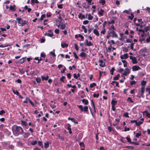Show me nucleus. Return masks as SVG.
Returning <instances> with one entry per match:
<instances>
[{
  "label": "nucleus",
  "mask_w": 150,
  "mask_h": 150,
  "mask_svg": "<svg viewBox=\"0 0 150 150\" xmlns=\"http://www.w3.org/2000/svg\"><path fill=\"white\" fill-rule=\"evenodd\" d=\"M15 127L14 130L12 129L13 135L16 136H18L21 134H23L24 133L23 129L21 127L14 125Z\"/></svg>",
  "instance_id": "f257e3e1"
},
{
  "label": "nucleus",
  "mask_w": 150,
  "mask_h": 150,
  "mask_svg": "<svg viewBox=\"0 0 150 150\" xmlns=\"http://www.w3.org/2000/svg\"><path fill=\"white\" fill-rule=\"evenodd\" d=\"M18 25L20 26H23L27 24V22L26 21L22 20L20 17H18L16 18Z\"/></svg>",
  "instance_id": "f03ea898"
},
{
  "label": "nucleus",
  "mask_w": 150,
  "mask_h": 150,
  "mask_svg": "<svg viewBox=\"0 0 150 150\" xmlns=\"http://www.w3.org/2000/svg\"><path fill=\"white\" fill-rule=\"evenodd\" d=\"M77 107L81 110V112L84 111L86 112H88V108L87 106H85L83 108L82 105H77Z\"/></svg>",
  "instance_id": "7ed1b4c3"
},
{
  "label": "nucleus",
  "mask_w": 150,
  "mask_h": 150,
  "mask_svg": "<svg viewBox=\"0 0 150 150\" xmlns=\"http://www.w3.org/2000/svg\"><path fill=\"white\" fill-rule=\"evenodd\" d=\"M48 33H46L44 34V36H47L51 37L53 36V33L51 30H48Z\"/></svg>",
  "instance_id": "20e7f679"
},
{
  "label": "nucleus",
  "mask_w": 150,
  "mask_h": 150,
  "mask_svg": "<svg viewBox=\"0 0 150 150\" xmlns=\"http://www.w3.org/2000/svg\"><path fill=\"white\" fill-rule=\"evenodd\" d=\"M130 59L132 60V62L133 64H136L138 62L137 61V59L135 57L130 56L129 57Z\"/></svg>",
  "instance_id": "39448f33"
},
{
  "label": "nucleus",
  "mask_w": 150,
  "mask_h": 150,
  "mask_svg": "<svg viewBox=\"0 0 150 150\" xmlns=\"http://www.w3.org/2000/svg\"><path fill=\"white\" fill-rule=\"evenodd\" d=\"M110 35L112 37H117V35L113 30H111L109 33Z\"/></svg>",
  "instance_id": "423d86ee"
},
{
  "label": "nucleus",
  "mask_w": 150,
  "mask_h": 150,
  "mask_svg": "<svg viewBox=\"0 0 150 150\" xmlns=\"http://www.w3.org/2000/svg\"><path fill=\"white\" fill-rule=\"evenodd\" d=\"M147 50L146 47H145L141 49L140 50V52L142 56H145V53L146 52Z\"/></svg>",
  "instance_id": "0eeeda50"
},
{
  "label": "nucleus",
  "mask_w": 150,
  "mask_h": 150,
  "mask_svg": "<svg viewBox=\"0 0 150 150\" xmlns=\"http://www.w3.org/2000/svg\"><path fill=\"white\" fill-rule=\"evenodd\" d=\"M141 69V68L138 66L134 65L132 67V70L133 71H137Z\"/></svg>",
  "instance_id": "6e6552de"
},
{
  "label": "nucleus",
  "mask_w": 150,
  "mask_h": 150,
  "mask_svg": "<svg viewBox=\"0 0 150 150\" xmlns=\"http://www.w3.org/2000/svg\"><path fill=\"white\" fill-rule=\"evenodd\" d=\"M128 57V54L127 53L124 54L123 55H121L120 56V58L122 59H127Z\"/></svg>",
  "instance_id": "1a4fd4ad"
},
{
  "label": "nucleus",
  "mask_w": 150,
  "mask_h": 150,
  "mask_svg": "<svg viewBox=\"0 0 150 150\" xmlns=\"http://www.w3.org/2000/svg\"><path fill=\"white\" fill-rule=\"evenodd\" d=\"M99 62L100 63V66L101 67H103L105 66V63H104L102 60H100Z\"/></svg>",
  "instance_id": "9d476101"
},
{
  "label": "nucleus",
  "mask_w": 150,
  "mask_h": 150,
  "mask_svg": "<svg viewBox=\"0 0 150 150\" xmlns=\"http://www.w3.org/2000/svg\"><path fill=\"white\" fill-rule=\"evenodd\" d=\"M143 30L144 31V33H145V32L147 33L148 30H150V25L145 27L144 28Z\"/></svg>",
  "instance_id": "9b49d317"
},
{
  "label": "nucleus",
  "mask_w": 150,
  "mask_h": 150,
  "mask_svg": "<svg viewBox=\"0 0 150 150\" xmlns=\"http://www.w3.org/2000/svg\"><path fill=\"white\" fill-rule=\"evenodd\" d=\"M68 126L67 127V129L69 130V132L70 134H71L72 133V132L71 131V125L69 124H68Z\"/></svg>",
  "instance_id": "f8f14e48"
},
{
  "label": "nucleus",
  "mask_w": 150,
  "mask_h": 150,
  "mask_svg": "<svg viewBox=\"0 0 150 150\" xmlns=\"http://www.w3.org/2000/svg\"><path fill=\"white\" fill-rule=\"evenodd\" d=\"M125 71L123 74V75L126 76L128 74H129V70L128 68H125Z\"/></svg>",
  "instance_id": "ddd939ff"
},
{
  "label": "nucleus",
  "mask_w": 150,
  "mask_h": 150,
  "mask_svg": "<svg viewBox=\"0 0 150 150\" xmlns=\"http://www.w3.org/2000/svg\"><path fill=\"white\" fill-rule=\"evenodd\" d=\"M26 57H24L22 58L19 60V63L20 64H22L26 60Z\"/></svg>",
  "instance_id": "4468645a"
},
{
  "label": "nucleus",
  "mask_w": 150,
  "mask_h": 150,
  "mask_svg": "<svg viewBox=\"0 0 150 150\" xmlns=\"http://www.w3.org/2000/svg\"><path fill=\"white\" fill-rule=\"evenodd\" d=\"M104 13V10L101 8L98 12V14L101 16H103Z\"/></svg>",
  "instance_id": "2eb2a0df"
},
{
  "label": "nucleus",
  "mask_w": 150,
  "mask_h": 150,
  "mask_svg": "<svg viewBox=\"0 0 150 150\" xmlns=\"http://www.w3.org/2000/svg\"><path fill=\"white\" fill-rule=\"evenodd\" d=\"M93 32L94 33L96 36H99V32L98 31V30L96 29H94Z\"/></svg>",
  "instance_id": "dca6fc26"
},
{
  "label": "nucleus",
  "mask_w": 150,
  "mask_h": 150,
  "mask_svg": "<svg viewBox=\"0 0 150 150\" xmlns=\"http://www.w3.org/2000/svg\"><path fill=\"white\" fill-rule=\"evenodd\" d=\"M50 143V142L49 141L44 143V147L45 149L49 147Z\"/></svg>",
  "instance_id": "f3484780"
},
{
  "label": "nucleus",
  "mask_w": 150,
  "mask_h": 150,
  "mask_svg": "<svg viewBox=\"0 0 150 150\" xmlns=\"http://www.w3.org/2000/svg\"><path fill=\"white\" fill-rule=\"evenodd\" d=\"M21 124L22 125L26 126L28 125V124L25 121L23 120L21 121Z\"/></svg>",
  "instance_id": "a211bd4d"
},
{
  "label": "nucleus",
  "mask_w": 150,
  "mask_h": 150,
  "mask_svg": "<svg viewBox=\"0 0 150 150\" xmlns=\"http://www.w3.org/2000/svg\"><path fill=\"white\" fill-rule=\"evenodd\" d=\"M41 78L42 80V81H44V80H47L49 78V76L48 75H47L46 77H45L43 76H41Z\"/></svg>",
  "instance_id": "6ab92c4d"
},
{
  "label": "nucleus",
  "mask_w": 150,
  "mask_h": 150,
  "mask_svg": "<svg viewBox=\"0 0 150 150\" xmlns=\"http://www.w3.org/2000/svg\"><path fill=\"white\" fill-rule=\"evenodd\" d=\"M117 100H114L113 99L111 102V105L115 106V104L117 103Z\"/></svg>",
  "instance_id": "aec40b11"
},
{
  "label": "nucleus",
  "mask_w": 150,
  "mask_h": 150,
  "mask_svg": "<svg viewBox=\"0 0 150 150\" xmlns=\"http://www.w3.org/2000/svg\"><path fill=\"white\" fill-rule=\"evenodd\" d=\"M78 17L79 18H85V16L84 15H83L81 13H80L78 15Z\"/></svg>",
  "instance_id": "412c9836"
},
{
  "label": "nucleus",
  "mask_w": 150,
  "mask_h": 150,
  "mask_svg": "<svg viewBox=\"0 0 150 150\" xmlns=\"http://www.w3.org/2000/svg\"><path fill=\"white\" fill-rule=\"evenodd\" d=\"M82 101V102L84 103L85 105H87L88 103V102L87 100L85 99H83Z\"/></svg>",
  "instance_id": "4be33fe9"
},
{
  "label": "nucleus",
  "mask_w": 150,
  "mask_h": 150,
  "mask_svg": "<svg viewBox=\"0 0 150 150\" xmlns=\"http://www.w3.org/2000/svg\"><path fill=\"white\" fill-rule=\"evenodd\" d=\"M143 113H146V117H148V118H150V113H149L148 111L147 110H146L144 111L143 112Z\"/></svg>",
  "instance_id": "5701e85b"
},
{
  "label": "nucleus",
  "mask_w": 150,
  "mask_h": 150,
  "mask_svg": "<svg viewBox=\"0 0 150 150\" xmlns=\"http://www.w3.org/2000/svg\"><path fill=\"white\" fill-rule=\"evenodd\" d=\"M145 89V87L144 86H142L141 88V95H142L143 94L145 91L144 90Z\"/></svg>",
  "instance_id": "b1692460"
},
{
  "label": "nucleus",
  "mask_w": 150,
  "mask_h": 150,
  "mask_svg": "<svg viewBox=\"0 0 150 150\" xmlns=\"http://www.w3.org/2000/svg\"><path fill=\"white\" fill-rule=\"evenodd\" d=\"M23 134H24V135H23V136L24 137H28L29 136V135H30V133L28 132H24Z\"/></svg>",
  "instance_id": "393cba45"
},
{
  "label": "nucleus",
  "mask_w": 150,
  "mask_h": 150,
  "mask_svg": "<svg viewBox=\"0 0 150 150\" xmlns=\"http://www.w3.org/2000/svg\"><path fill=\"white\" fill-rule=\"evenodd\" d=\"M61 47L63 48H64L65 47H67L68 46V45L67 43H65L64 44L61 43Z\"/></svg>",
  "instance_id": "a878e982"
},
{
  "label": "nucleus",
  "mask_w": 150,
  "mask_h": 150,
  "mask_svg": "<svg viewBox=\"0 0 150 150\" xmlns=\"http://www.w3.org/2000/svg\"><path fill=\"white\" fill-rule=\"evenodd\" d=\"M19 71L21 74H22L24 73L25 71L23 68H19Z\"/></svg>",
  "instance_id": "bb28decb"
},
{
  "label": "nucleus",
  "mask_w": 150,
  "mask_h": 150,
  "mask_svg": "<svg viewBox=\"0 0 150 150\" xmlns=\"http://www.w3.org/2000/svg\"><path fill=\"white\" fill-rule=\"evenodd\" d=\"M74 77V78L76 79H77L80 76V74L79 73H78L77 75H76L75 74H73Z\"/></svg>",
  "instance_id": "cd10ccee"
},
{
  "label": "nucleus",
  "mask_w": 150,
  "mask_h": 150,
  "mask_svg": "<svg viewBox=\"0 0 150 150\" xmlns=\"http://www.w3.org/2000/svg\"><path fill=\"white\" fill-rule=\"evenodd\" d=\"M86 54L84 52H82L80 54V56L81 57H85L86 56Z\"/></svg>",
  "instance_id": "c85d7f7f"
},
{
  "label": "nucleus",
  "mask_w": 150,
  "mask_h": 150,
  "mask_svg": "<svg viewBox=\"0 0 150 150\" xmlns=\"http://www.w3.org/2000/svg\"><path fill=\"white\" fill-rule=\"evenodd\" d=\"M99 3L102 5H104L105 3V0H99Z\"/></svg>",
  "instance_id": "c756f323"
},
{
  "label": "nucleus",
  "mask_w": 150,
  "mask_h": 150,
  "mask_svg": "<svg viewBox=\"0 0 150 150\" xmlns=\"http://www.w3.org/2000/svg\"><path fill=\"white\" fill-rule=\"evenodd\" d=\"M88 34H89L91 32V31L93 29V28H90V25H88Z\"/></svg>",
  "instance_id": "7c9ffc66"
},
{
  "label": "nucleus",
  "mask_w": 150,
  "mask_h": 150,
  "mask_svg": "<svg viewBox=\"0 0 150 150\" xmlns=\"http://www.w3.org/2000/svg\"><path fill=\"white\" fill-rule=\"evenodd\" d=\"M81 28L82 29H83L84 32L85 33H86L87 32V29L86 28L85 26L84 25H82Z\"/></svg>",
  "instance_id": "2f4dec72"
},
{
  "label": "nucleus",
  "mask_w": 150,
  "mask_h": 150,
  "mask_svg": "<svg viewBox=\"0 0 150 150\" xmlns=\"http://www.w3.org/2000/svg\"><path fill=\"white\" fill-rule=\"evenodd\" d=\"M136 30L137 31H138L140 32H142V33L143 34H144V30L142 29H139L138 28H136Z\"/></svg>",
  "instance_id": "473e14b6"
},
{
  "label": "nucleus",
  "mask_w": 150,
  "mask_h": 150,
  "mask_svg": "<svg viewBox=\"0 0 150 150\" xmlns=\"http://www.w3.org/2000/svg\"><path fill=\"white\" fill-rule=\"evenodd\" d=\"M130 15L131 16H129L128 18L131 20H132L133 19V18H134V16L133 14L132 13H131Z\"/></svg>",
  "instance_id": "72a5a7b5"
},
{
  "label": "nucleus",
  "mask_w": 150,
  "mask_h": 150,
  "mask_svg": "<svg viewBox=\"0 0 150 150\" xmlns=\"http://www.w3.org/2000/svg\"><path fill=\"white\" fill-rule=\"evenodd\" d=\"M143 123V122L140 121H139V122H137V123H136V125L137 126H139L141 124H142Z\"/></svg>",
  "instance_id": "f704fd0d"
},
{
  "label": "nucleus",
  "mask_w": 150,
  "mask_h": 150,
  "mask_svg": "<svg viewBox=\"0 0 150 150\" xmlns=\"http://www.w3.org/2000/svg\"><path fill=\"white\" fill-rule=\"evenodd\" d=\"M52 15V13L50 12H47V18L50 17Z\"/></svg>",
  "instance_id": "c9c22d12"
},
{
  "label": "nucleus",
  "mask_w": 150,
  "mask_h": 150,
  "mask_svg": "<svg viewBox=\"0 0 150 150\" xmlns=\"http://www.w3.org/2000/svg\"><path fill=\"white\" fill-rule=\"evenodd\" d=\"M55 50H54V52L51 51L50 52V54L52 55L54 57H55L56 55L54 52Z\"/></svg>",
  "instance_id": "e433bc0d"
},
{
  "label": "nucleus",
  "mask_w": 150,
  "mask_h": 150,
  "mask_svg": "<svg viewBox=\"0 0 150 150\" xmlns=\"http://www.w3.org/2000/svg\"><path fill=\"white\" fill-rule=\"evenodd\" d=\"M36 81L37 83H40L41 82V79L40 77L36 78Z\"/></svg>",
  "instance_id": "4c0bfd02"
},
{
  "label": "nucleus",
  "mask_w": 150,
  "mask_h": 150,
  "mask_svg": "<svg viewBox=\"0 0 150 150\" xmlns=\"http://www.w3.org/2000/svg\"><path fill=\"white\" fill-rule=\"evenodd\" d=\"M9 9L10 10H12L13 11H15V10L14 8V6H10L9 7Z\"/></svg>",
  "instance_id": "58836bf2"
},
{
  "label": "nucleus",
  "mask_w": 150,
  "mask_h": 150,
  "mask_svg": "<svg viewBox=\"0 0 150 150\" xmlns=\"http://www.w3.org/2000/svg\"><path fill=\"white\" fill-rule=\"evenodd\" d=\"M96 83H91L90 84V87L91 88H92L94 87L95 86H96Z\"/></svg>",
  "instance_id": "ea45409f"
},
{
  "label": "nucleus",
  "mask_w": 150,
  "mask_h": 150,
  "mask_svg": "<svg viewBox=\"0 0 150 150\" xmlns=\"http://www.w3.org/2000/svg\"><path fill=\"white\" fill-rule=\"evenodd\" d=\"M59 26H60V28L62 30L64 29L65 28V24L64 25L63 24Z\"/></svg>",
  "instance_id": "a19ab883"
},
{
  "label": "nucleus",
  "mask_w": 150,
  "mask_h": 150,
  "mask_svg": "<svg viewBox=\"0 0 150 150\" xmlns=\"http://www.w3.org/2000/svg\"><path fill=\"white\" fill-rule=\"evenodd\" d=\"M146 82L144 81H142L141 83V84L142 86H144L146 85Z\"/></svg>",
  "instance_id": "79ce46f5"
},
{
  "label": "nucleus",
  "mask_w": 150,
  "mask_h": 150,
  "mask_svg": "<svg viewBox=\"0 0 150 150\" xmlns=\"http://www.w3.org/2000/svg\"><path fill=\"white\" fill-rule=\"evenodd\" d=\"M93 17L90 14L88 15V19L89 20H91L92 19Z\"/></svg>",
  "instance_id": "37998d69"
},
{
  "label": "nucleus",
  "mask_w": 150,
  "mask_h": 150,
  "mask_svg": "<svg viewBox=\"0 0 150 150\" xmlns=\"http://www.w3.org/2000/svg\"><path fill=\"white\" fill-rule=\"evenodd\" d=\"M45 14H42L41 15V17L39 19V20H40L41 21H42L43 20L44 18H45Z\"/></svg>",
  "instance_id": "c03bdc74"
},
{
  "label": "nucleus",
  "mask_w": 150,
  "mask_h": 150,
  "mask_svg": "<svg viewBox=\"0 0 150 150\" xmlns=\"http://www.w3.org/2000/svg\"><path fill=\"white\" fill-rule=\"evenodd\" d=\"M12 91L14 94H16L17 95H19V93L18 91L17 90L16 91H15L13 89Z\"/></svg>",
  "instance_id": "a18cd8bd"
},
{
  "label": "nucleus",
  "mask_w": 150,
  "mask_h": 150,
  "mask_svg": "<svg viewBox=\"0 0 150 150\" xmlns=\"http://www.w3.org/2000/svg\"><path fill=\"white\" fill-rule=\"evenodd\" d=\"M37 143V141H33L31 143V144L33 145H35Z\"/></svg>",
  "instance_id": "49530a36"
},
{
  "label": "nucleus",
  "mask_w": 150,
  "mask_h": 150,
  "mask_svg": "<svg viewBox=\"0 0 150 150\" xmlns=\"http://www.w3.org/2000/svg\"><path fill=\"white\" fill-rule=\"evenodd\" d=\"M31 2L32 3H35L37 4L39 3V1L38 0H31Z\"/></svg>",
  "instance_id": "de8ad7c7"
},
{
  "label": "nucleus",
  "mask_w": 150,
  "mask_h": 150,
  "mask_svg": "<svg viewBox=\"0 0 150 150\" xmlns=\"http://www.w3.org/2000/svg\"><path fill=\"white\" fill-rule=\"evenodd\" d=\"M86 45L87 46H90L92 45L93 44L91 42L89 41L87 44H86Z\"/></svg>",
  "instance_id": "09e8293b"
},
{
  "label": "nucleus",
  "mask_w": 150,
  "mask_h": 150,
  "mask_svg": "<svg viewBox=\"0 0 150 150\" xmlns=\"http://www.w3.org/2000/svg\"><path fill=\"white\" fill-rule=\"evenodd\" d=\"M115 70V69L114 68H112L111 69L110 71V74L113 75V74L114 71Z\"/></svg>",
  "instance_id": "8fccbe9b"
},
{
  "label": "nucleus",
  "mask_w": 150,
  "mask_h": 150,
  "mask_svg": "<svg viewBox=\"0 0 150 150\" xmlns=\"http://www.w3.org/2000/svg\"><path fill=\"white\" fill-rule=\"evenodd\" d=\"M106 32V30L105 28H104L103 30H102L101 31V33L103 34H105Z\"/></svg>",
  "instance_id": "3c124183"
},
{
  "label": "nucleus",
  "mask_w": 150,
  "mask_h": 150,
  "mask_svg": "<svg viewBox=\"0 0 150 150\" xmlns=\"http://www.w3.org/2000/svg\"><path fill=\"white\" fill-rule=\"evenodd\" d=\"M38 144L40 146H42V147H43V144L42 141H38Z\"/></svg>",
  "instance_id": "603ef678"
},
{
  "label": "nucleus",
  "mask_w": 150,
  "mask_h": 150,
  "mask_svg": "<svg viewBox=\"0 0 150 150\" xmlns=\"http://www.w3.org/2000/svg\"><path fill=\"white\" fill-rule=\"evenodd\" d=\"M73 53L74 57L76 59H78L79 57L77 55L76 53L75 52H74Z\"/></svg>",
  "instance_id": "864d4df0"
},
{
  "label": "nucleus",
  "mask_w": 150,
  "mask_h": 150,
  "mask_svg": "<svg viewBox=\"0 0 150 150\" xmlns=\"http://www.w3.org/2000/svg\"><path fill=\"white\" fill-rule=\"evenodd\" d=\"M115 22V21L114 20H112L111 21H109L108 23L109 24H110L114 23Z\"/></svg>",
  "instance_id": "5fc2aeb1"
},
{
  "label": "nucleus",
  "mask_w": 150,
  "mask_h": 150,
  "mask_svg": "<svg viewBox=\"0 0 150 150\" xmlns=\"http://www.w3.org/2000/svg\"><path fill=\"white\" fill-rule=\"evenodd\" d=\"M65 76H62V77H61L60 78V81L63 82H64V79H65Z\"/></svg>",
  "instance_id": "6e6d98bb"
},
{
  "label": "nucleus",
  "mask_w": 150,
  "mask_h": 150,
  "mask_svg": "<svg viewBox=\"0 0 150 150\" xmlns=\"http://www.w3.org/2000/svg\"><path fill=\"white\" fill-rule=\"evenodd\" d=\"M141 132H140V133H136V134L135 136L137 137H138L139 136H141Z\"/></svg>",
  "instance_id": "4d7b16f0"
},
{
  "label": "nucleus",
  "mask_w": 150,
  "mask_h": 150,
  "mask_svg": "<svg viewBox=\"0 0 150 150\" xmlns=\"http://www.w3.org/2000/svg\"><path fill=\"white\" fill-rule=\"evenodd\" d=\"M74 46H75V48L76 50V51H78L79 50V48H78V45H77L76 44H74Z\"/></svg>",
  "instance_id": "13d9d810"
},
{
  "label": "nucleus",
  "mask_w": 150,
  "mask_h": 150,
  "mask_svg": "<svg viewBox=\"0 0 150 150\" xmlns=\"http://www.w3.org/2000/svg\"><path fill=\"white\" fill-rule=\"evenodd\" d=\"M126 139L127 140V142H129L131 144V143L132 142L131 141V139L130 138L128 137H126Z\"/></svg>",
  "instance_id": "bf43d9fd"
},
{
  "label": "nucleus",
  "mask_w": 150,
  "mask_h": 150,
  "mask_svg": "<svg viewBox=\"0 0 150 150\" xmlns=\"http://www.w3.org/2000/svg\"><path fill=\"white\" fill-rule=\"evenodd\" d=\"M99 96V94L98 93L96 95L95 93H94L93 94V96L94 98H98Z\"/></svg>",
  "instance_id": "052dcab7"
},
{
  "label": "nucleus",
  "mask_w": 150,
  "mask_h": 150,
  "mask_svg": "<svg viewBox=\"0 0 150 150\" xmlns=\"http://www.w3.org/2000/svg\"><path fill=\"white\" fill-rule=\"evenodd\" d=\"M123 116H124L127 117H129L128 116V113L127 112H126L123 115Z\"/></svg>",
  "instance_id": "680f3d73"
},
{
  "label": "nucleus",
  "mask_w": 150,
  "mask_h": 150,
  "mask_svg": "<svg viewBox=\"0 0 150 150\" xmlns=\"http://www.w3.org/2000/svg\"><path fill=\"white\" fill-rule=\"evenodd\" d=\"M126 148L131 149H133L134 148V147L132 146H126Z\"/></svg>",
  "instance_id": "e2e57ef3"
},
{
  "label": "nucleus",
  "mask_w": 150,
  "mask_h": 150,
  "mask_svg": "<svg viewBox=\"0 0 150 150\" xmlns=\"http://www.w3.org/2000/svg\"><path fill=\"white\" fill-rule=\"evenodd\" d=\"M127 101H130V102L132 103L134 102V101L132 100L131 98L130 97H129L128 98Z\"/></svg>",
  "instance_id": "0e129e2a"
},
{
  "label": "nucleus",
  "mask_w": 150,
  "mask_h": 150,
  "mask_svg": "<svg viewBox=\"0 0 150 150\" xmlns=\"http://www.w3.org/2000/svg\"><path fill=\"white\" fill-rule=\"evenodd\" d=\"M131 144H134L135 145H138L139 144L137 142H132Z\"/></svg>",
  "instance_id": "69168bd1"
},
{
  "label": "nucleus",
  "mask_w": 150,
  "mask_h": 150,
  "mask_svg": "<svg viewBox=\"0 0 150 150\" xmlns=\"http://www.w3.org/2000/svg\"><path fill=\"white\" fill-rule=\"evenodd\" d=\"M5 113V111L3 110H2L0 111V115H1Z\"/></svg>",
  "instance_id": "338daca9"
},
{
  "label": "nucleus",
  "mask_w": 150,
  "mask_h": 150,
  "mask_svg": "<svg viewBox=\"0 0 150 150\" xmlns=\"http://www.w3.org/2000/svg\"><path fill=\"white\" fill-rule=\"evenodd\" d=\"M150 41V36L148 38H146V43H149Z\"/></svg>",
  "instance_id": "774afa93"
}]
</instances>
